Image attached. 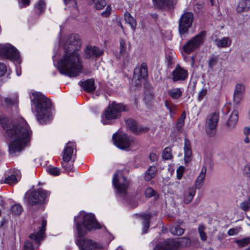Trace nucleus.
<instances>
[{
  "label": "nucleus",
  "instance_id": "1",
  "mask_svg": "<svg viewBox=\"0 0 250 250\" xmlns=\"http://www.w3.org/2000/svg\"><path fill=\"white\" fill-rule=\"evenodd\" d=\"M81 45L78 35L68 36L63 45L64 53L58 63V69L61 74L72 78L81 73L83 66L80 55L77 52Z\"/></svg>",
  "mask_w": 250,
  "mask_h": 250
},
{
  "label": "nucleus",
  "instance_id": "2",
  "mask_svg": "<svg viewBox=\"0 0 250 250\" xmlns=\"http://www.w3.org/2000/svg\"><path fill=\"white\" fill-rule=\"evenodd\" d=\"M0 124L11 140L9 145V152L11 155H18L29 142L31 130L23 118L12 123L4 115L0 113Z\"/></svg>",
  "mask_w": 250,
  "mask_h": 250
},
{
  "label": "nucleus",
  "instance_id": "3",
  "mask_svg": "<svg viewBox=\"0 0 250 250\" xmlns=\"http://www.w3.org/2000/svg\"><path fill=\"white\" fill-rule=\"evenodd\" d=\"M75 227L79 238L76 239V243L80 250H104L102 245L92 240L81 238L86 234L88 231L100 229L101 227L92 213L81 211L74 218Z\"/></svg>",
  "mask_w": 250,
  "mask_h": 250
},
{
  "label": "nucleus",
  "instance_id": "4",
  "mask_svg": "<svg viewBox=\"0 0 250 250\" xmlns=\"http://www.w3.org/2000/svg\"><path fill=\"white\" fill-rule=\"evenodd\" d=\"M31 102L37 112V118L41 124H46L51 119L49 110L51 102L49 99L39 92H34L30 96Z\"/></svg>",
  "mask_w": 250,
  "mask_h": 250
},
{
  "label": "nucleus",
  "instance_id": "5",
  "mask_svg": "<svg viewBox=\"0 0 250 250\" xmlns=\"http://www.w3.org/2000/svg\"><path fill=\"white\" fill-rule=\"evenodd\" d=\"M128 110L127 107L124 104L112 102L105 110L104 116L107 120H114L120 118L122 112Z\"/></svg>",
  "mask_w": 250,
  "mask_h": 250
},
{
  "label": "nucleus",
  "instance_id": "6",
  "mask_svg": "<svg viewBox=\"0 0 250 250\" xmlns=\"http://www.w3.org/2000/svg\"><path fill=\"white\" fill-rule=\"evenodd\" d=\"M112 138L114 144L121 149H126L130 146L133 147L138 145L135 139L125 133L114 134Z\"/></svg>",
  "mask_w": 250,
  "mask_h": 250
},
{
  "label": "nucleus",
  "instance_id": "7",
  "mask_svg": "<svg viewBox=\"0 0 250 250\" xmlns=\"http://www.w3.org/2000/svg\"><path fill=\"white\" fill-rule=\"evenodd\" d=\"M193 14L191 12H186L181 16L179 21V32L183 38L186 37L189 28L191 27L193 21Z\"/></svg>",
  "mask_w": 250,
  "mask_h": 250
},
{
  "label": "nucleus",
  "instance_id": "8",
  "mask_svg": "<svg viewBox=\"0 0 250 250\" xmlns=\"http://www.w3.org/2000/svg\"><path fill=\"white\" fill-rule=\"evenodd\" d=\"M205 35L206 32L205 31H201L200 33L192 38L183 45V49L184 51L186 53L189 54L198 48L203 43Z\"/></svg>",
  "mask_w": 250,
  "mask_h": 250
},
{
  "label": "nucleus",
  "instance_id": "9",
  "mask_svg": "<svg viewBox=\"0 0 250 250\" xmlns=\"http://www.w3.org/2000/svg\"><path fill=\"white\" fill-rule=\"evenodd\" d=\"M49 195V191L41 188L33 191L28 196V203L31 206L42 204Z\"/></svg>",
  "mask_w": 250,
  "mask_h": 250
},
{
  "label": "nucleus",
  "instance_id": "10",
  "mask_svg": "<svg viewBox=\"0 0 250 250\" xmlns=\"http://www.w3.org/2000/svg\"><path fill=\"white\" fill-rule=\"evenodd\" d=\"M0 56L4 58L17 60L20 54L16 48L11 44H0Z\"/></svg>",
  "mask_w": 250,
  "mask_h": 250
},
{
  "label": "nucleus",
  "instance_id": "11",
  "mask_svg": "<svg viewBox=\"0 0 250 250\" xmlns=\"http://www.w3.org/2000/svg\"><path fill=\"white\" fill-rule=\"evenodd\" d=\"M112 183L114 187L121 193L125 194L128 187V181L121 172L116 173L113 177Z\"/></svg>",
  "mask_w": 250,
  "mask_h": 250
},
{
  "label": "nucleus",
  "instance_id": "12",
  "mask_svg": "<svg viewBox=\"0 0 250 250\" xmlns=\"http://www.w3.org/2000/svg\"><path fill=\"white\" fill-rule=\"evenodd\" d=\"M46 226V221L42 219L41 225L38 227L39 230L38 231H34L29 236L30 240H32L35 244L40 245V242L44 237Z\"/></svg>",
  "mask_w": 250,
  "mask_h": 250
},
{
  "label": "nucleus",
  "instance_id": "13",
  "mask_svg": "<svg viewBox=\"0 0 250 250\" xmlns=\"http://www.w3.org/2000/svg\"><path fill=\"white\" fill-rule=\"evenodd\" d=\"M103 53V49L95 46L88 45L84 50L83 56L87 59H94L100 57Z\"/></svg>",
  "mask_w": 250,
  "mask_h": 250
},
{
  "label": "nucleus",
  "instance_id": "14",
  "mask_svg": "<svg viewBox=\"0 0 250 250\" xmlns=\"http://www.w3.org/2000/svg\"><path fill=\"white\" fill-rule=\"evenodd\" d=\"M179 243L173 239H168L157 245L153 250H177Z\"/></svg>",
  "mask_w": 250,
  "mask_h": 250
},
{
  "label": "nucleus",
  "instance_id": "15",
  "mask_svg": "<svg viewBox=\"0 0 250 250\" xmlns=\"http://www.w3.org/2000/svg\"><path fill=\"white\" fill-rule=\"evenodd\" d=\"M172 80L174 82L185 81L188 76L187 70L177 64L172 72Z\"/></svg>",
  "mask_w": 250,
  "mask_h": 250
},
{
  "label": "nucleus",
  "instance_id": "16",
  "mask_svg": "<svg viewBox=\"0 0 250 250\" xmlns=\"http://www.w3.org/2000/svg\"><path fill=\"white\" fill-rule=\"evenodd\" d=\"M219 118V113L216 112H213L207 116L205 124L207 131H208V130H212L215 129L217 125Z\"/></svg>",
  "mask_w": 250,
  "mask_h": 250
},
{
  "label": "nucleus",
  "instance_id": "17",
  "mask_svg": "<svg viewBox=\"0 0 250 250\" xmlns=\"http://www.w3.org/2000/svg\"><path fill=\"white\" fill-rule=\"evenodd\" d=\"M148 77L147 67L146 63L142 62L140 66L135 67L134 70V78L138 80L146 79Z\"/></svg>",
  "mask_w": 250,
  "mask_h": 250
},
{
  "label": "nucleus",
  "instance_id": "18",
  "mask_svg": "<svg viewBox=\"0 0 250 250\" xmlns=\"http://www.w3.org/2000/svg\"><path fill=\"white\" fill-rule=\"evenodd\" d=\"M155 5L161 9H170L174 7V0H152Z\"/></svg>",
  "mask_w": 250,
  "mask_h": 250
},
{
  "label": "nucleus",
  "instance_id": "19",
  "mask_svg": "<svg viewBox=\"0 0 250 250\" xmlns=\"http://www.w3.org/2000/svg\"><path fill=\"white\" fill-rule=\"evenodd\" d=\"M184 161L185 163H188L192 159V150L189 140L187 138L184 139Z\"/></svg>",
  "mask_w": 250,
  "mask_h": 250
},
{
  "label": "nucleus",
  "instance_id": "20",
  "mask_svg": "<svg viewBox=\"0 0 250 250\" xmlns=\"http://www.w3.org/2000/svg\"><path fill=\"white\" fill-rule=\"evenodd\" d=\"M76 148L71 143H68L65 147L63 151V160L65 163H67L70 161L72 158L73 150Z\"/></svg>",
  "mask_w": 250,
  "mask_h": 250
},
{
  "label": "nucleus",
  "instance_id": "21",
  "mask_svg": "<svg viewBox=\"0 0 250 250\" xmlns=\"http://www.w3.org/2000/svg\"><path fill=\"white\" fill-rule=\"evenodd\" d=\"M125 124L128 128L135 133L139 134L147 130V128H144L141 126L138 127L135 121L131 119L126 120Z\"/></svg>",
  "mask_w": 250,
  "mask_h": 250
},
{
  "label": "nucleus",
  "instance_id": "22",
  "mask_svg": "<svg viewBox=\"0 0 250 250\" xmlns=\"http://www.w3.org/2000/svg\"><path fill=\"white\" fill-rule=\"evenodd\" d=\"M21 179V174L19 171H16L14 174L7 176L3 182L4 183L9 185L16 184Z\"/></svg>",
  "mask_w": 250,
  "mask_h": 250
},
{
  "label": "nucleus",
  "instance_id": "23",
  "mask_svg": "<svg viewBox=\"0 0 250 250\" xmlns=\"http://www.w3.org/2000/svg\"><path fill=\"white\" fill-rule=\"evenodd\" d=\"M239 112L236 110H234L230 114L226 125L229 128H233L235 126L238 120Z\"/></svg>",
  "mask_w": 250,
  "mask_h": 250
},
{
  "label": "nucleus",
  "instance_id": "24",
  "mask_svg": "<svg viewBox=\"0 0 250 250\" xmlns=\"http://www.w3.org/2000/svg\"><path fill=\"white\" fill-rule=\"evenodd\" d=\"M80 84L85 91L88 92H93L95 89L94 82L92 79H89L83 82H80Z\"/></svg>",
  "mask_w": 250,
  "mask_h": 250
},
{
  "label": "nucleus",
  "instance_id": "25",
  "mask_svg": "<svg viewBox=\"0 0 250 250\" xmlns=\"http://www.w3.org/2000/svg\"><path fill=\"white\" fill-rule=\"evenodd\" d=\"M207 172V168L205 166H203L201 169L199 175L197 178L195 183V187L196 188L200 189L203 185V181L205 178Z\"/></svg>",
  "mask_w": 250,
  "mask_h": 250
},
{
  "label": "nucleus",
  "instance_id": "26",
  "mask_svg": "<svg viewBox=\"0 0 250 250\" xmlns=\"http://www.w3.org/2000/svg\"><path fill=\"white\" fill-rule=\"evenodd\" d=\"M250 9V0H241L238 2L236 10L241 13Z\"/></svg>",
  "mask_w": 250,
  "mask_h": 250
},
{
  "label": "nucleus",
  "instance_id": "27",
  "mask_svg": "<svg viewBox=\"0 0 250 250\" xmlns=\"http://www.w3.org/2000/svg\"><path fill=\"white\" fill-rule=\"evenodd\" d=\"M168 95L174 100L178 99L183 94V91L180 88H172L167 91Z\"/></svg>",
  "mask_w": 250,
  "mask_h": 250
},
{
  "label": "nucleus",
  "instance_id": "28",
  "mask_svg": "<svg viewBox=\"0 0 250 250\" xmlns=\"http://www.w3.org/2000/svg\"><path fill=\"white\" fill-rule=\"evenodd\" d=\"M216 45L220 48L229 47L231 43V40L228 37H224L221 40L215 41Z\"/></svg>",
  "mask_w": 250,
  "mask_h": 250
},
{
  "label": "nucleus",
  "instance_id": "29",
  "mask_svg": "<svg viewBox=\"0 0 250 250\" xmlns=\"http://www.w3.org/2000/svg\"><path fill=\"white\" fill-rule=\"evenodd\" d=\"M157 172V168L154 166H150L145 174L146 181H149L153 178Z\"/></svg>",
  "mask_w": 250,
  "mask_h": 250
},
{
  "label": "nucleus",
  "instance_id": "30",
  "mask_svg": "<svg viewBox=\"0 0 250 250\" xmlns=\"http://www.w3.org/2000/svg\"><path fill=\"white\" fill-rule=\"evenodd\" d=\"M196 190L193 188L188 189L185 192L184 195V202L186 204L189 203L193 199L195 195Z\"/></svg>",
  "mask_w": 250,
  "mask_h": 250
},
{
  "label": "nucleus",
  "instance_id": "31",
  "mask_svg": "<svg viewBox=\"0 0 250 250\" xmlns=\"http://www.w3.org/2000/svg\"><path fill=\"white\" fill-rule=\"evenodd\" d=\"M125 20L127 23L129 24L133 30L135 29L137 25L136 20L127 11L125 13Z\"/></svg>",
  "mask_w": 250,
  "mask_h": 250
},
{
  "label": "nucleus",
  "instance_id": "32",
  "mask_svg": "<svg viewBox=\"0 0 250 250\" xmlns=\"http://www.w3.org/2000/svg\"><path fill=\"white\" fill-rule=\"evenodd\" d=\"M143 219V233H146L147 231V230L149 229V219L150 218V215L147 213H143L141 215Z\"/></svg>",
  "mask_w": 250,
  "mask_h": 250
},
{
  "label": "nucleus",
  "instance_id": "33",
  "mask_svg": "<svg viewBox=\"0 0 250 250\" xmlns=\"http://www.w3.org/2000/svg\"><path fill=\"white\" fill-rule=\"evenodd\" d=\"M63 1L66 6L72 8V10L74 13L76 14L78 13V9L75 0H63Z\"/></svg>",
  "mask_w": 250,
  "mask_h": 250
},
{
  "label": "nucleus",
  "instance_id": "34",
  "mask_svg": "<svg viewBox=\"0 0 250 250\" xmlns=\"http://www.w3.org/2000/svg\"><path fill=\"white\" fill-rule=\"evenodd\" d=\"M165 105L167 108L169 110L170 116H173L175 114L177 110V105L167 100L165 101Z\"/></svg>",
  "mask_w": 250,
  "mask_h": 250
},
{
  "label": "nucleus",
  "instance_id": "35",
  "mask_svg": "<svg viewBox=\"0 0 250 250\" xmlns=\"http://www.w3.org/2000/svg\"><path fill=\"white\" fill-rule=\"evenodd\" d=\"M170 231L174 235H181L184 233L185 230L179 226L174 225L170 228Z\"/></svg>",
  "mask_w": 250,
  "mask_h": 250
},
{
  "label": "nucleus",
  "instance_id": "36",
  "mask_svg": "<svg viewBox=\"0 0 250 250\" xmlns=\"http://www.w3.org/2000/svg\"><path fill=\"white\" fill-rule=\"evenodd\" d=\"M186 116V112L185 111H183L177 121L176 128L179 131L181 130L184 125Z\"/></svg>",
  "mask_w": 250,
  "mask_h": 250
},
{
  "label": "nucleus",
  "instance_id": "37",
  "mask_svg": "<svg viewBox=\"0 0 250 250\" xmlns=\"http://www.w3.org/2000/svg\"><path fill=\"white\" fill-rule=\"evenodd\" d=\"M162 157L166 160H170L172 158L171 154V148L169 147H167L164 149L162 153Z\"/></svg>",
  "mask_w": 250,
  "mask_h": 250
},
{
  "label": "nucleus",
  "instance_id": "38",
  "mask_svg": "<svg viewBox=\"0 0 250 250\" xmlns=\"http://www.w3.org/2000/svg\"><path fill=\"white\" fill-rule=\"evenodd\" d=\"M35 9L39 13H42L45 8V3L44 0H39V1L35 4Z\"/></svg>",
  "mask_w": 250,
  "mask_h": 250
},
{
  "label": "nucleus",
  "instance_id": "39",
  "mask_svg": "<svg viewBox=\"0 0 250 250\" xmlns=\"http://www.w3.org/2000/svg\"><path fill=\"white\" fill-rule=\"evenodd\" d=\"M235 243L240 247H245L250 243V238L246 237L242 239H237L235 240Z\"/></svg>",
  "mask_w": 250,
  "mask_h": 250
},
{
  "label": "nucleus",
  "instance_id": "40",
  "mask_svg": "<svg viewBox=\"0 0 250 250\" xmlns=\"http://www.w3.org/2000/svg\"><path fill=\"white\" fill-rule=\"evenodd\" d=\"M5 103L8 106H17L18 103V98L17 97L12 98H6L4 100Z\"/></svg>",
  "mask_w": 250,
  "mask_h": 250
},
{
  "label": "nucleus",
  "instance_id": "41",
  "mask_svg": "<svg viewBox=\"0 0 250 250\" xmlns=\"http://www.w3.org/2000/svg\"><path fill=\"white\" fill-rule=\"evenodd\" d=\"M205 227L202 225H201L198 227V230L200 235V238L203 241H205L207 238V234L205 232Z\"/></svg>",
  "mask_w": 250,
  "mask_h": 250
},
{
  "label": "nucleus",
  "instance_id": "42",
  "mask_svg": "<svg viewBox=\"0 0 250 250\" xmlns=\"http://www.w3.org/2000/svg\"><path fill=\"white\" fill-rule=\"evenodd\" d=\"M240 208L244 211H248L250 209V196L247 200L240 204Z\"/></svg>",
  "mask_w": 250,
  "mask_h": 250
},
{
  "label": "nucleus",
  "instance_id": "43",
  "mask_svg": "<svg viewBox=\"0 0 250 250\" xmlns=\"http://www.w3.org/2000/svg\"><path fill=\"white\" fill-rule=\"evenodd\" d=\"M120 59L122 60L123 64L125 66L129 63L131 58L129 54L128 53L120 54Z\"/></svg>",
  "mask_w": 250,
  "mask_h": 250
},
{
  "label": "nucleus",
  "instance_id": "44",
  "mask_svg": "<svg viewBox=\"0 0 250 250\" xmlns=\"http://www.w3.org/2000/svg\"><path fill=\"white\" fill-rule=\"evenodd\" d=\"M22 211V207L18 204L13 205L11 207V211L15 214L19 215Z\"/></svg>",
  "mask_w": 250,
  "mask_h": 250
},
{
  "label": "nucleus",
  "instance_id": "45",
  "mask_svg": "<svg viewBox=\"0 0 250 250\" xmlns=\"http://www.w3.org/2000/svg\"><path fill=\"white\" fill-rule=\"evenodd\" d=\"M128 53L126 51V43L124 40L121 39L120 40V54Z\"/></svg>",
  "mask_w": 250,
  "mask_h": 250
},
{
  "label": "nucleus",
  "instance_id": "46",
  "mask_svg": "<svg viewBox=\"0 0 250 250\" xmlns=\"http://www.w3.org/2000/svg\"><path fill=\"white\" fill-rule=\"evenodd\" d=\"M245 85L242 83H238L235 87L234 93L243 95L245 91Z\"/></svg>",
  "mask_w": 250,
  "mask_h": 250
},
{
  "label": "nucleus",
  "instance_id": "47",
  "mask_svg": "<svg viewBox=\"0 0 250 250\" xmlns=\"http://www.w3.org/2000/svg\"><path fill=\"white\" fill-rule=\"evenodd\" d=\"M218 62V58L216 56H213L211 57L208 61V67L212 69L215 66Z\"/></svg>",
  "mask_w": 250,
  "mask_h": 250
},
{
  "label": "nucleus",
  "instance_id": "48",
  "mask_svg": "<svg viewBox=\"0 0 250 250\" xmlns=\"http://www.w3.org/2000/svg\"><path fill=\"white\" fill-rule=\"evenodd\" d=\"M208 93V90L206 88H202L198 93L197 100L201 102L206 97Z\"/></svg>",
  "mask_w": 250,
  "mask_h": 250
},
{
  "label": "nucleus",
  "instance_id": "49",
  "mask_svg": "<svg viewBox=\"0 0 250 250\" xmlns=\"http://www.w3.org/2000/svg\"><path fill=\"white\" fill-rule=\"evenodd\" d=\"M107 4L105 0H100L95 3V7L97 10H101Z\"/></svg>",
  "mask_w": 250,
  "mask_h": 250
},
{
  "label": "nucleus",
  "instance_id": "50",
  "mask_svg": "<svg viewBox=\"0 0 250 250\" xmlns=\"http://www.w3.org/2000/svg\"><path fill=\"white\" fill-rule=\"evenodd\" d=\"M49 173L54 176L59 175L60 174V170L59 168L56 167H51L48 169Z\"/></svg>",
  "mask_w": 250,
  "mask_h": 250
},
{
  "label": "nucleus",
  "instance_id": "51",
  "mask_svg": "<svg viewBox=\"0 0 250 250\" xmlns=\"http://www.w3.org/2000/svg\"><path fill=\"white\" fill-rule=\"evenodd\" d=\"M23 250H34L33 244L29 240L25 241Z\"/></svg>",
  "mask_w": 250,
  "mask_h": 250
},
{
  "label": "nucleus",
  "instance_id": "52",
  "mask_svg": "<svg viewBox=\"0 0 250 250\" xmlns=\"http://www.w3.org/2000/svg\"><path fill=\"white\" fill-rule=\"evenodd\" d=\"M243 173L246 177L250 178V163L245 166Z\"/></svg>",
  "mask_w": 250,
  "mask_h": 250
},
{
  "label": "nucleus",
  "instance_id": "53",
  "mask_svg": "<svg viewBox=\"0 0 250 250\" xmlns=\"http://www.w3.org/2000/svg\"><path fill=\"white\" fill-rule=\"evenodd\" d=\"M242 95L234 93L233 95V101L234 103L237 104H239L242 99Z\"/></svg>",
  "mask_w": 250,
  "mask_h": 250
},
{
  "label": "nucleus",
  "instance_id": "54",
  "mask_svg": "<svg viewBox=\"0 0 250 250\" xmlns=\"http://www.w3.org/2000/svg\"><path fill=\"white\" fill-rule=\"evenodd\" d=\"M240 228H235L229 229L228 231V234L229 236H232L238 234L239 232Z\"/></svg>",
  "mask_w": 250,
  "mask_h": 250
},
{
  "label": "nucleus",
  "instance_id": "55",
  "mask_svg": "<svg viewBox=\"0 0 250 250\" xmlns=\"http://www.w3.org/2000/svg\"><path fill=\"white\" fill-rule=\"evenodd\" d=\"M154 190L151 188H148L145 191V195L147 197H151L154 195Z\"/></svg>",
  "mask_w": 250,
  "mask_h": 250
},
{
  "label": "nucleus",
  "instance_id": "56",
  "mask_svg": "<svg viewBox=\"0 0 250 250\" xmlns=\"http://www.w3.org/2000/svg\"><path fill=\"white\" fill-rule=\"evenodd\" d=\"M7 71L6 65L4 63L0 62V77L3 76Z\"/></svg>",
  "mask_w": 250,
  "mask_h": 250
},
{
  "label": "nucleus",
  "instance_id": "57",
  "mask_svg": "<svg viewBox=\"0 0 250 250\" xmlns=\"http://www.w3.org/2000/svg\"><path fill=\"white\" fill-rule=\"evenodd\" d=\"M153 98V94L152 93L149 92L146 93L144 98V100L146 103H148Z\"/></svg>",
  "mask_w": 250,
  "mask_h": 250
},
{
  "label": "nucleus",
  "instance_id": "58",
  "mask_svg": "<svg viewBox=\"0 0 250 250\" xmlns=\"http://www.w3.org/2000/svg\"><path fill=\"white\" fill-rule=\"evenodd\" d=\"M111 8L109 5H108L106 7V10L104 11H103L101 14L103 16L107 17L110 15V14H111Z\"/></svg>",
  "mask_w": 250,
  "mask_h": 250
},
{
  "label": "nucleus",
  "instance_id": "59",
  "mask_svg": "<svg viewBox=\"0 0 250 250\" xmlns=\"http://www.w3.org/2000/svg\"><path fill=\"white\" fill-rule=\"evenodd\" d=\"M182 244L186 247L189 246L191 244L190 240L187 237H183L182 238Z\"/></svg>",
  "mask_w": 250,
  "mask_h": 250
},
{
  "label": "nucleus",
  "instance_id": "60",
  "mask_svg": "<svg viewBox=\"0 0 250 250\" xmlns=\"http://www.w3.org/2000/svg\"><path fill=\"white\" fill-rule=\"evenodd\" d=\"M149 159L152 162H155L157 160V156L154 153H151L149 154Z\"/></svg>",
  "mask_w": 250,
  "mask_h": 250
},
{
  "label": "nucleus",
  "instance_id": "61",
  "mask_svg": "<svg viewBox=\"0 0 250 250\" xmlns=\"http://www.w3.org/2000/svg\"><path fill=\"white\" fill-rule=\"evenodd\" d=\"M243 133L246 136H248L250 133V128L245 127L243 129Z\"/></svg>",
  "mask_w": 250,
  "mask_h": 250
},
{
  "label": "nucleus",
  "instance_id": "62",
  "mask_svg": "<svg viewBox=\"0 0 250 250\" xmlns=\"http://www.w3.org/2000/svg\"><path fill=\"white\" fill-rule=\"evenodd\" d=\"M185 170V168L183 166L179 167L177 169V173H180L181 174H183Z\"/></svg>",
  "mask_w": 250,
  "mask_h": 250
},
{
  "label": "nucleus",
  "instance_id": "63",
  "mask_svg": "<svg viewBox=\"0 0 250 250\" xmlns=\"http://www.w3.org/2000/svg\"><path fill=\"white\" fill-rule=\"evenodd\" d=\"M21 1L24 6L28 5L30 3V0H21Z\"/></svg>",
  "mask_w": 250,
  "mask_h": 250
},
{
  "label": "nucleus",
  "instance_id": "64",
  "mask_svg": "<svg viewBox=\"0 0 250 250\" xmlns=\"http://www.w3.org/2000/svg\"><path fill=\"white\" fill-rule=\"evenodd\" d=\"M244 142L246 143H249L250 142V139L248 137V136H246V138L244 139Z\"/></svg>",
  "mask_w": 250,
  "mask_h": 250
}]
</instances>
